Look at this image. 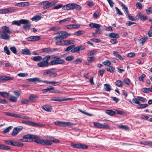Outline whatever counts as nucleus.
<instances>
[{
    "mask_svg": "<svg viewBox=\"0 0 152 152\" xmlns=\"http://www.w3.org/2000/svg\"><path fill=\"white\" fill-rule=\"evenodd\" d=\"M103 64L105 65L109 66L111 64V62L107 60L103 62Z\"/></svg>",
    "mask_w": 152,
    "mask_h": 152,
    "instance_id": "64",
    "label": "nucleus"
},
{
    "mask_svg": "<svg viewBox=\"0 0 152 152\" xmlns=\"http://www.w3.org/2000/svg\"><path fill=\"white\" fill-rule=\"evenodd\" d=\"M94 126L99 128H101L102 124L100 123L94 122Z\"/></svg>",
    "mask_w": 152,
    "mask_h": 152,
    "instance_id": "51",
    "label": "nucleus"
},
{
    "mask_svg": "<svg viewBox=\"0 0 152 152\" xmlns=\"http://www.w3.org/2000/svg\"><path fill=\"white\" fill-rule=\"evenodd\" d=\"M113 53L115 56L118 58L120 60H123L124 59L122 57L120 54H119L117 52L114 51Z\"/></svg>",
    "mask_w": 152,
    "mask_h": 152,
    "instance_id": "21",
    "label": "nucleus"
},
{
    "mask_svg": "<svg viewBox=\"0 0 152 152\" xmlns=\"http://www.w3.org/2000/svg\"><path fill=\"white\" fill-rule=\"evenodd\" d=\"M12 126H10L5 129L3 131V133L5 134L9 132L12 128Z\"/></svg>",
    "mask_w": 152,
    "mask_h": 152,
    "instance_id": "35",
    "label": "nucleus"
},
{
    "mask_svg": "<svg viewBox=\"0 0 152 152\" xmlns=\"http://www.w3.org/2000/svg\"><path fill=\"white\" fill-rule=\"evenodd\" d=\"M137 99L139 100H140L143 102H145L146 100V99L145 98L141 96H138Z\"/></svg>",
    "mask_w": 152,
    "mask_h": 152,
    "instance_id": "62",
    "label": "nucleus"
},
{
    "mask_svg": "<svg viewBox=\"0 0 152 152\" xmlns=\"http://www.w3.org/2000/svg\"><path fill=\"white\" fill-rule=\"evenodd\" d=\"M61 28L58 26H54L51 27L48 30V31H56L58 30H59L61 29Z\"/></svg>",
    "mask_w": 152,
    "mask_h": 152,
    "instance_id": "25",
    "label": "nucleus"
},
{
    "mask_svg": "<svg viewBox=\"0 0 152 152\" xmlns=\"http://www.w3.org/2000/svg\"><path fill=\"white\" fill-rule=\"evenodd\" d=\"M109 36L110 38H117L120 37L118 34L114 33H111L109 34Z\"/></svg>",
    "mask_w": 152,
    "mask_h": 152,
    "instance_id": "22",
    "label": "nucleus"
},
{
    "mask_svg": "<svg viewBox=\"0 0 152 152\" xmlns=\"http://www.w3.org/2000/svg\"><path fill=\"white\" fill-rule=\"evenodd\" d=\"M31 24L29 22L28 23L24 25L23 27L25 30H28L31 27Z\"/></svg>",
    "mask_w": 152,
    "mask_h": 152,
    "instance_id": "28",
    "label": "nucleus"
},
{
    "mask_svg": "<svg viewBox=\"0 0 152 152\" xmlns=\"http://www.w3.org/2000/svg\"><path fill=\"white\" fill-rule=\"evenodd\" d=\"M115 84L117 86L121 88L123 86V83L121 80H118L116 81Z\"/></svg>",
    "mask_w": 152,
    "mask_h": 152,
    "instance_id": "31",
    "label": "nucleus"
},
{
    "mask_svg": "<svg viewBox=\"0 0 152 152\" xmlns=\"http://www.w3.org/2000/svg\"><path fill=\"white\" fill-rule=\"evenodd\" d=\"M4 51L7 55H9L10 54V52L7 46L4 47Z\"/></svg>",
    "mask_w": 152,
    "mask_h": 152,
    "instance_id": "37",
    "label": "nucleus"
},
{
    "mask_svg": "<svg viewBox=\"0 0 152 152\" xmlns=\"http://www.w3.org/2000/svg\"><path fill=\"white\" fill-rule=\"evenodd\" d=\"M5 114L7 115L13 117L15 118H19L22 119H25L28 120L30 118L29 117L24 115L23 114H18L14 113H12L9 112H6L5 113Z\"/></svg>",
    "mask_w": 152,
    "mask_h": 152,
    "instance_id": "3",
    "label": "nucleus"
},
{
    "mask_svg": "<svg viewBox=\"0 0 152 152\" xmlns=\"http://www.w3.org/2000/svg\"><path fill=\"white\" fill-rule=\"evenodd\" d=\"M45 126V124L36 123L33 122L32 126L33 127H43Z\"/></svg>",
    "mask_w": 152,
    "mask_h": 152,
    "instance_id": "30",
    "label": "nucleus"
},
{
    "mask_svg": "<svg viewBox=\"0 0 152 152\" xmlns=\"http://www.w3.org/2000/svg\"><path fill=\"white\" fill-rule=\"evenodd\" d=\"M71 145L73 148L79 149V143L74 144L72 143H71Z\"/></svg>",
    "mask_w": 152,
    "mask_h": 152,
    "instance_id": "46",
    "label": "nucleus"
},
{
    "mask_svg": "<svg viewBox=\"0 0 152 152\" xmlns=\"http://www.w3.org/2000/svg\"><path fill=\"white\" fill-rule=\"evenodd\" d=\"M10 149V146L0 144V149L4 150H9Z\"/></svg>",
    "mask_w": 152,
    "mask_h": 152,
    "instance_id": "20",
    "label": "nucleus"
},
{
    "mask_svg": "<svg viewBox=\"0 0 152 152\" xmlns=\"http://www.w3.org/2000/svg\"><path fill=\"white\" fill-rule=\"evenodd\" d=\"M121 6L124 9L125 11L126 12V13H127L129 12L128 8L123 3H122L121 4Z\"/></svg>",
    "mask_w": 152,
    "mask_h": 152,
    "instance_id": "57",
    "label": "nucleus"
},
{
    "mask_svg": "<svg viewBox=\"0 0 152 152\" xmlns=\"http://www.w3.org/2000/svg\"><path fill=\"white\" fill-rule=\"evenodd\" d=\"M23 128V127L22 126H18L14 128L13 129V132L11 134L12 136H16L22 130Z\"/></svg>",
    "mask_w": 152,
    "mask_h": 152,
    "instance_id": "8",
    "label": "nucleus"
},
{
    "mask_svg": "<svg viewBox=\"0 0 152 152\" xmlns=\"http://www.w3.org/2000/svg\"><path fill=\"white\" fill-rule=\"evenodd\" d=\"M104 88L105 90L107 91H110L111 90V86L109 84H105L104 85Z\"/></svg>",
    "mask_w": 152,
    "mask_h": 152,
    "instance_id": "29",
    "label": "nucleus"
},
{
    "mask_svg": "<svg viewBox=\"0 0 152 152\" xmlns=\"http://www.w3.org/2000/svg\"><path fill=\"white\" fill-rule=\"evenodd\" d=\"M119 128L122 129L126 130L129 129V127L125 125H121L118 126Z\"/></svg>",
    "mask_w": 152,
    "mask_h": 152,
    "instance_id": "61",
    "label": "nucleus"
},
{
    "mask_svg": "<svg viewBox=\"0 0 152 152\" xmlns=\"http://www.w3.org/2000/svg\"><path fill=\"white\" fill-rule=\"evenodd\" d=\"M80 48L78 46L75 47L73 48L71 50V52L72 53L77 52L80 50Z\"/></svg>",
    "mask_w": 152,
    "mask_h": 152,
    "instance_id": "39",
    "label": "nucleus"
},
{
    "mask_svg": "<svg viewBox=\"0 0 152 152\" xmlns=\"http://www.w3.org/2000/svg\"><path fill=\"white\" fill-rule=\"evenodd\" d=\"M61 34L59 35L60 37V38L61 39H63L65 38H66L70 36V34H68L65 31H61L60 32H58L57 34Z\"/></svg>",
    "mask_w": 152,
    "mask_h": 152,
    "instance_id": "11",
    "label": "nucleus"
},
{
    "mask_svg": "<svg viewBox=\"0 0 152 152\" xmlns=\"http://www.w3.org/2000/svg\"><path fill=\"white\" fill-rule=\"evenodd\" d=\"M88 148L87 145L79 143V149H86Z\"/></svg>",
    "mask_w": 152,
    "mask_h": 152,
    "instance_id": "42",
    "label": "nucleus"
},
{
    "mask_svg": "<svg viewBox=\"0 0 152 152\" xmlns=\"http://www.w3.org/2000/svg\"><path fill=\"white\" fill-rule=\"evenodd\" d=\"M12 24L13 25H16L18 26H20V20H15L13 21L12 22Z\"/></svg>",
    "mask_w": 152,
    "mask_h": 152,
    "instance_id": "54",
    "label": "nucleus"
},
{
    "mask_svg": "<svg viewBox=\"0 0 152 152\" xmlns=\"http://www.w3.org/2000/svg\"><path fill=\"white\" fill-rule=\"evenodd\" d=\"M75 45H71L66 48L65 49L64 51L66 52H67L70 50H71L74 48H75Z\"/></svg>",
    "mask_w": 152,
    "mask_h": 152,
    "instance_id": "38",
    "label": "nucleus"
},
{
    "mask_svg": "<svg viewBox=\"0 0 152 152\" xmlns=\"http://www.w3.org/2000/svg\"><path fill=\"white\" fill-rule=\"evenodd\" d=\"M105 113L108 115L113 116L115 115L116 114L115 112L111 110H107L105 111Z\"/></svg>",
    "mask_w": 152,
    "mask_h": 152,
    "instance_id": "26",
    "label": "nucleus"
},
{
    "mask_svg": "<svg viewBox=\"0 0 152 152\" xmlns=\"http://www.w3.org/2000/svg\"><path fill=\"white\" fill-rule=\"evenodd\" d=\"M87 62L85 63L86 65H89L90 63L94 61L95 60V57L94 56L88 57L87 58Z\"/></svg>",
    "mask_w": 152,
    "mask_h": 152,
    "instance_id": "18",
    "label": "nucleus"
},
{
    "mask_svg": "<svg viewBox=\"0 0 152 152\" xmlns=\"http://www.w3.org/2000/svg\"><path fill=\"white\" fill-rule=\"evenodd\" d=\"M42 108L46 111L48 112H50L52 110L51 107L50 106L45 105L44 106H42Z\"/></svg>",
    "mask_w": 152,
    "mask_h": 152,
    "instance_id": "23",
    "label": "nucleus"
},
{
    "mask_svg": "<svg viewBox=\"0 0 152 152\" xmlns=\"http://www.w3.org/2000/svg\"><path fill=\"white\" fill-rule=\"evenodd\" d=\"M10 49L13 53L15 54L17 53V50L15 47L13 46L10 47Z\"/></svg>",
    "mask_w": 152,
    "mask_h": 152,
    "instance_id": "47",
    "label": "nucleus"
},
{
    "mask_svg": "<svg viewBox=\"0 0 152 152\" xmlns=\"http://www.w3.org/2000/svg\"><path fill=\"white\" fill-rule=\"evenodd\" d=\"M74 3L68 4L64 6L62 9L65 10H69L74 9Z\"/></svg>",
    "mask_w": 152,
    "mask_h": 152,
    "instance_id": "12",
    "label": "nucleus"
},
{
    "mask_svg": "<svg viewBox=\"0 0 152 152\" xmlns=\"http://www.w3.org/2000/svg\"><path fill=\"white\" fill-rule=\"evenodd\" d=\"M3 29L2 32L9 33V34H12V32L10 31L9 28L6 26H4L1 27Z\"/></svg>",
    "mask_w": 152,
    "mask_h": 152,
    "instance_id": "17",
    "label": "nucleus"
},
{
    "mask_svg": "<svg viewBox=\"0 0 152 152\" xmlns=\"http://www.w3.org/2000/svg\"><path fill=\"white\" fill-rule=\"evenodd\" d=\"M54 89V87L52 86H50L47 88L42 89V90L44 92H46L50 91V92L53 93H61L63 92L58 91L57 90H54L53 91H51V90H53Z\"/></svg>",
    "mask_w": 152,
    "mask_h": 152,
    "instance_id": "5",
    "label": "nucleus"
},
{
    "mask_svg": "<svg viewBox=\"0 0 152 152\" xmlns=\"http://www.w3.org/2000/svg\"><path fill=\"white\" fill-rule=\"evenodd\" d=\"M9 34V33L2 31L1 34L0 36V38L1 39L8 40H9L10 37Z\"/></svg>",
    "mask_w": 152,
    "mask_h": 152,
    "instance_id": "10",
    "label": "nucleus"
},
{
    "mask_svg": "<svg viewBox=\"0 0 152 152\" xmlns=\"http://www.w3.org/2000/svg\"><path fill=\"white\" fill-rule=\"evenodd\" d=\"M75 9L78 10H80L81 9V7L79 5L74 3V9Z\"/></svg>",
    "mask_w": 152,
    "mask_h": 152,
    "instance_id": "55",
    "label": "nucleus"
},
{
    "mask_svg": "<svg viewBox=\"0 0 152 152\" xmlns=\"http://www.w3.org/2000/svg\"><path fill=\"white\" fill-rule=\"evenodd\" d=\"M18 98L14 96H10V100H11V102H16L17 101Z\"/></svg>",
    "mask_w": 152,
    "mask_h": 152,
    "instance_id": "43",
    "label": "nucleus"
},
{
    "mask_svg": "<svg viewBox=\"0 0 152 152\" xmlns=\"http://www.w3.org/2000/svg\"><path fill=\"white\" fill-rule=\"evenodd\" d=\"M89 26L90 27L94 28H100L101 26L100 24L93 23H90Z\"/></svg>",
    "mask_w": 152,
    "mask_h": 152,
    "instance_id": "19",
    "label": "nucleus"
},
{
    "mask_svg": "<svg viewBox=\"0 0 152 152\" xmlns=\"http://www.w3.org/2000/svg\"><path fill=\"white\" fill-rule=\"evenodd\" d=\"M30 5V2H21L18 3H16L15 4V6L18 7H26Z\"/></svg>",
    "mask_w": 152,
    "mask_h": 152,
    "instance_id": "13",
    "label": "nucleus"
},
{
    "mask_svg": "<svg viewBox=\"0 0 152 152\" xmlns=\"http://www.w3.org/2000/svg\"><path fill=\"white\" fill-rule=\"evenodd\" d=\"M96 52L95 50H89L88 55V56L94 55L96 54Z\"/></svg>",
    "mask_w": 152,
    "mask_h": 152,
    "instance_id": "48",
    "label": "nucleus"
},
{
    "mask_svg": "<svg viewBox=\"0 0 152 152\" xmlns=\"http://www.w3.org/2000/svg\"><path fill=\"white\" fill-rule=\"evenodd\" d=\"M13 77L9 76H0V82L4 83L7 81L13 80Z\"/></svg>",
    "mask_w": 152,
    "mask_h": 152,
    "instance_id": "7",
    "label": "nucleus"
},
{
    "mask_svg": "<svg viewBox=\"0 0 152 152\" xmlns=\"http://www.w3.org/2000/svg\"><path fill=\"white\" fill-rule=\"evenodd\" d=\"M38 97L37 95L32 94L29 96L28 100L29 102H34Z\"/></svg>",
    "mask_w": 152,
    "mask_h": 152,
    "instance_id": "14",
    "label": "nucleus"
},
{
    "mask_svg": "<svg viewBox=\"0 0 152 152\" xmlns=\"http://www.w3.org/2000/svg\"><path fill=\"white\" fill-rule=\"evenodd\" d=\"M35 137V135L31 134H28L24 135L23 137V139H33Z\"/></svg>",
    "mask_w": 152,
    "mask_h": 152,
    "instance_id": "27",
    "label": "nucleus"
},
{
    "mask_svg": "<svg viewBox=\"0 0 152 152\" xmlns=\"http://www.w3.org/2000/svg\"><path fill=\"white\" fill-rule=\"evenodd\" d=\"M34 41H37L40 39V37L39 36H33Z\"/></svg>",
    "mask_w": 152,
    "mask_h": 152,
    "instance_id": "58",
    "label": "nucleus"
},
{
    "mask_svg": "<svg viewBox=\"0 0 152 152\" xmlns=\"http://www.w3.org/2000/svg\"><path fill=\"white\" fill-rule=\"evenodd\" d=\"M84 33V32L83 31L80 30L76 32L75 34L77 36H79V35L83 34Z\"/></svg>",
    "mask_w": 152,
    "mask_h": 152,
    "instance_id": "49",
    "label": "nucleus"
},
{
    "mask_svg": "<svg viewBox=\"0 0 152 152\" xmlns=\"http://www.w3.org/2000/svg\"><path fill=\"white\" fill-rule=\"evenodd\" d=\"M0 95L4 97L7 98L9 97V94L5 92H0Z\"/></svg>",
    "mask_w": 152,
    "mask_h": 152,
    "instance_id": "33",
    "label": "nucleus"
},
{
    "mask_svg": "<svg viewBox=\"0 0 152 152\" xmlns=\"http://www.w3.org/2000/svg\"><path fill=\"white\" fill-rule=\"evenodd\" d=\"M146 13L148 15L152 13V7H149L146 10Z\"/></svg>",
    "mask_w": 152,
    "mask_h": 152,
    "instance_id": "52",
    "label": "nucleus"
},
{
    "mask_svg": "<svg viewBox=\"0 0 152 152\" xmlns=\"http://www.w3.org/2000/svg\"><path fill=\"white\" fill-rule=\"evenodd\" d=\"M71 19V18H68L66 19H63L59 21V23H61L63 22H68Z\"/></svg>",
    "mask_w": 152,
    "mask_h": 152,
    "instance_id": "56",
    "label": "nucleus"
},
{
    "mask_svg": "<svg viewBox=\"0 0 152 152\" xmlns=\"http://www.w3.org/2000/svg\"><path fill=\"white\" fill-rule=\"evenodd\" d=\"M74 59V57L72 56H67L65 58V60L66 61H69L72 60Z\"/></svg>",
    "mask_w": 152,
    "mask_h": 152,
    "instance_id": "50",
    "label": "nucleus"
},
{
    "mask_svg": "<svg viewBox=\"0 0 152 152\" xmlns=\"http://www.w3.org/2000/svg\"><path fill=\"white\" fill-rule=\"evenodd\" d=\"M54 124L57 126L62 127H71L73 126L75 124L73 123H71L69 122H64L61 121L55 122H54Z\"/></svg>",
    "mask_w": 152,
    "mask_h": 152,
    "instance_id": "4",
    "label": "nucleus"
},
{
    "mask_svg": "<svg viewBox=\"0 0 152 152\" xmlns=\"http://www.w3.org/2000/svg\"><path fill=\"white\" fill-rule=\"evenodd\" d=\"M42 17L41 15H37L34 16L31 18V20L32 21H37L40 20L41 18Z\"/></svg>",
    "mask_w": 152,
    "mask_h": 152,
    "instance_id": "24",
    "label": "nucleus"
},
{
    "mask_svg": "<svg viewBox=\"0 0 152 152\" xmlns=\"http://www.w3.org/2000/svg\"><path fill=\"white\" fill-rule=\"evenodd\" d=\"M72 99H73V98H64L63 97L60 98L58 97H54L51 98L50 99V100L53 101L60 102L63 101L71 100Z\"/></svg>",
    "mask_w": 152,
    "mask_h": 152,
    "instance_id": "6",
    "label": "nucleus"
},
{
    "mask_svg": "<svg viewBox=\"0 0 152 152\" xmlns=\"http://www.w3.org/2000/svg\"><path fill=\"white\" fill-rule=\"evenodd\" d=\"M107 70L111 73H113L114 72L115 69L113 66H109L107 68Z\"/></svg>",
    "mask_w": 152,
    "mask_h": 152,
    "instance_id": "34",
    "label": "nucleus"
},
{
    "mask_svg": "<svg viewBox=\"0 0 152 152\" xmlns=\"http://www.w3.org/2000/svg\"><path fill=\"white\" fill-rule=\"evenodd\" d=\"M109 128V126L107 124H102V126H101V128H103L104 129H108Z\"/></svg>",
    "mask_w": 152,
    "mask_h": 152,
    "instance_id": "63",
    "label": "nucleus"
},
{
    "mask_svg": "<svg viewBox=\"0 0 152 152\" xmlns=\"http://www.w3.org/2000/svg\"><path fill=\"white\" fill-rule=\"evenodd\" d=\"M28 74L26 73H19L17 74L18 76L20 77H24L28 76Z\"/></svg>",
    "mask_w": 152,
    "mask_h": 152,
    "instance_id": "53",
    "label": "nucleus"
},
{
    "mask_svg": "<svg viewBox=\"0 0 152 152\" xmlns=\"http://www.w3.org/2000/svg\"><path fill=\"white\" fill-rule=\"evenodd\" d=\"M9 13L14 12L17 10V9L15 7H9L8 8Z\"/></svg>",
    "mask_w": 152,
    "mask_h": 152,
    "instance_id": "45",
    "label": "nucleus"
},
{
    "mask_svg": "<svg viewBox=\"0 0 152 152\" xmlns=\"http://www.w3.org/2000/svg\"><path fill=\"white\" fill-rule=\"evenodd\" d=\"M50 58V56H47L44 58L42 59L43 61L38 63L37 66L39 67H45L48 66L49 65H55L58 64H63L65 62L64 60L61 59L60 56H55L53 58V60L48 62V61Z\"/></svg>",
    "mask_w": 152,
    "mask_h": 152,
    "instance_id": "1",
    "label": "nucleus"
},
{
    "mask_svg": "<svg viewBox=\"0 0 152 152\" xmlns=\"http://www.w3.org/2000/svg\"><path fill=\"white\" fill-rule=\"evenodd\" d=\"M27 81H28L29 82H33L36 83V82H40V79L37 77H34L31 78H29L26 80Z\"/></svg>",
    "mask_w": 152,
    "mask_h": 152,
    "instance_id": "15",
    "label": "nucleus"
},
{
    "mask_svg": "<svg viewBox=\"0 0 152 152\" xmlns=\"http://www.w3.org/2000/svg\"><path fill=\"white\" fill-rule=\"evenodd\" d=\"M20 20V24H22L25 25L27 23H29V22L28 20L26 19H22Z\"/></svg>",
    "mask_w": 152,
    "mask_h": 152,
    "instance_id": "40",
    "label": "nucleus"
},
{
    "mask_svg": "<svg viewBox=\"0 0 152 152\" xmlns=\"http://www.w3.org/2000/svg\"><path fill=\"white\" fill-rule=\"evenodd\" d=\"M147 39L148 38L147 37L141 38L140 40V41H141L140 43L142 45H143Z\"/></svg>",
    "mask_w": 152,
    "mask_h": 152,
    "instance_id": "59",
    "label": "nucleus"
},
{
    "mask_svg": "<svg viewBox=\"0 0 152 152\" xmlns=\"http://www.w3.org/2000/svg\"><path fill=\"white\" fill-rule=\"evenodd\" d=\"M34 141L37 143L41 144L43 145H49L52 144V142L48 140H43L40 139V138L38 136L35 135Z\"/></svg>",
    "mask_w": 152,
    "mask_h": 152,
    "instance_id": "2",
    "label": "nucleus"
},
{
    "mask_svg": "<svg viewBox=\"0 0 152 152\" xmlns=\"http://www.w3.org/2000/svg\"><path fill=\"white\" fill-rule=\"evenodd\" d=\"M22 123L32 126L33 122L29 121H23Z\"/></svg>",
    "mask_w": 152,
    "mask_h": 152,
    "instance_id": "41",
    "label": "nucleus"
},
{
    "mask_svg": "<svg viewBox=\"0 0 152 152\" xmlns=\"http://www.w3.org/2000/svg\"><path fill=\"white\" fill-rule=\"evenodd\" d=\"M21 53L22 54L25 55H29L31 54V51L27 48L22 49L21 50Z\"/></svg>",
    "mask_w": 152,
    "mask_h": 152,
    "instance_id": "16",
    "label": "nucleus"
},
{
    "mask_svg": "<svg viewBox=\"0 0 152 152\" xmlns=\"http://www.w3.org/2000/svg\"><path fill=\"white\" fill-rule=\"evenodd\" d=\"M21 102L23 104H26L29 103L30 102L29 100L25 99H22Z\"/></svg>",
    "mask_w": 152,
    "mask_h": 152,
    "instance_id": "44",
    "label": "nucleus"
},
{
    "mask_svg": "<svg viewBox=\"0 0 152 152\" xmlns=\"http://www.w3.org/2000/svg\"><path fill=\"white\" fill-rule=\"evenodd\" d=\"M31 59L35 61H39L42 59V58L41 56H37L34 57Z\"/></svg>",
    "mask_w": 152,
    "mask_h": 152,
    "instance_id": "32",
    "label": "nucleus"
},
{
    "mask_svg": "<svg viewBox=\"0 0 152 152\" xmlns=\"http://www.w3.org/2000/svg\"><path fill=\"white\" fill-rule=\"evenodd\" d=\"M59 50L58 48H43L41 49V51L43 52L46 53H50V52H55L56 51H58Z\"/></svg>",
    "mask_w": 152,
    "mask_h": 152,
    "instance_id": "9",
    "label": "nucleus"
},
{
    "mask_svg": "<svg viewBox=\"0 0 152 152\" xmlns=\"http://www.w3.org/2000/svg\"><path fill=\"white\" fill-rule=\"evenodd\" d=\"M53 72V70L52 69H48L46 70L43 73V75H45L49 74Z\"/></svg>",
    "mask_w": 152,
    "mask_h": 152,
    "instance_id": "36",
    "label": "nucleus"
},
{
    "mask_svg": "<svg viewBox=\"0 0 152 152\" xmlns=\"http://www.w3.org/2000/svg\"><path fill=\"white\" fill-rule=\"evenodd\" d=\"M64 44L65 45H69L73 43L71 40H64Z\"/></svg>",
    "mask_w": 152,
    "mask_h": 152,
    "instance_id": "60",
    "label": "nucleus"
}]
</instances>
